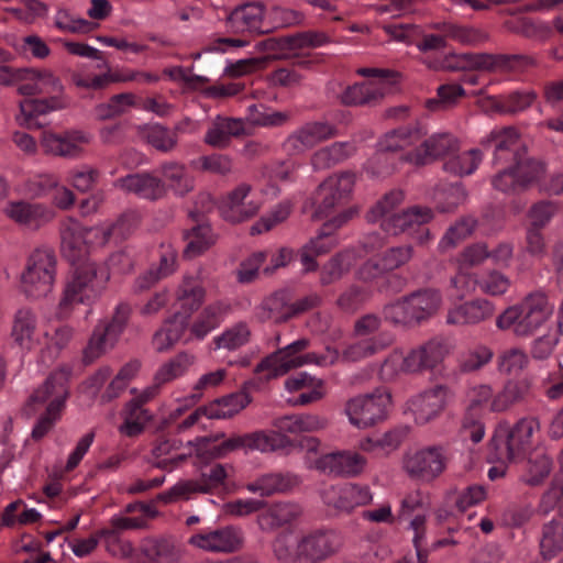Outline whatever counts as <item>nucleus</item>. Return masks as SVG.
Here are the masks:
<instances>
[{"label":"nucleus","instance_id":"17","mask_svg":"<svg viewBox=\"0 0 563 563\" xmlns=\"http://www.w3.org/2000/svg\"><path fill=\"white\" fill-rule=\"evenodd\" d=\"M367 466V457L350 449L323 454L314 462L316 470L341 478H356L365 473Z\"/></svg>","mask_w":563,"mask_h":563},{"label":"nucleus","instance_id":"53","mask_svg":"<svg viewBox=\"0 0 563 563\" xmlns=\"http://www.w3.org/2000/svg\"><path fill=\"white\" fill-rule=\"evenodd\" d=\"M355 152L351 142H334L329 146L320 148L312 155V164L316 168H325L343 162Z\"/></svg>","mask_w":563,"mask_h":563},{"label":"nucleus","instance_id":"12","mask_svg":"<svg viewBox=\"0 0 563 563\" xmlns=\"http://www.w3.org/2000/svg\"><path fill=\"white\" fill-rule=\"evenodd\" d=\"M446 451L442 445H430L409 450L402 457V468L411 477L422 482H432L445 470Z\"/></svg>","mask_w":563,"mask_h":563},{"label":"nucleus","instance_id":"2","mask_svg":"<svg viewBox=\"0 0 563 563\" xmlns=\"http://www.w3.org/2000/svg\"><path fill=\"white\" fill-rule=\"evenodd\" d=\"M60 79L49 69H25L19 92L25 96L57 93L48 99H25L20 102V113L16 121L25 128H35L40 124L36 118L51 111L64 109L67 100L59 93L63 91Z\"/></svg>","mask_w":563,"mask_h":563},{"label":"nucleus","instance_id":"50","mask_svg":"<svg viewBox=\"0 0 563 563\" xmlns=\"http://www.w3.org/2000/svg\"><path fill=\"white\" fill-rule=\"evenodd\" d=\"M496 393L488 384H477L470 387L465 395L466 410L468 415H482L484 412H494L493 402Z\"/></svg>","mask_w":563,"mask_h":563},{"label":"nucleus","instance_id":"39","mask_svg":"<svg viewBox=\"0 0 563 563\" xmlns=\"http://www.w3.org/2000/svg\"><path fill=\"white\" fill-rule=\"evenodd\" d=\"M243 133L244 124L241 120L217 117L205 135V142L216 148H225L233 136Z\"/></svg>","mask_w":563,"mask_h":563},{"label":"nucleus","instance_id":"20","mask_svg":"<svg viewBox=\"0 0 563 563\" xmlns=\"http://www.w3.org/2000/svg\"><path fill=\"white\" fill-rule=\"evenodd\" d=\"M453 398V391L446 385H435L410 398L408 410L419 424L428 423L437 418Z\"/></svg>","mask_w":563,"mask_h":563},{"label":"nucleus","instance_id":"40","mask_svg":"<svg viewBox=\"0 0 563 563\" xmlns=\"http://www.w3.org/2000/svg\"><path fill=\"white\" fill-rule=\"evenodd\" d=\"M477 69L488 71H522L534 65V60L526 55H492L479 54Z\"/></svg>","mask_w":563,"mask_h":563},{"label":"nucleus","instance_id":"26","mask_svg":"<svg viewBox=\"0 0 563 563\" xmlns=\"http://www.w3.org/2000/svg\"><path fill=\"white\" fill-rule=\"evenodd\" d=\"M227 26L234 33L264 34L271 30L264 22L261 3H246L234 9L227 19Z\"/></svg>","mask_w":563,"mask_h":563},{"label":"nucleus","instance_id":"43","mask_svg":"<svg viewBox=\"0 0 563 563\" xmlns=\"http://www.w3.org/2000/svg\"><path fill=\"white\" fill-rule=\"evenodd\" d=\"M297 477L292 475L269 473L258 477L252 483H249L246 485V489L253 494L269 496L275 493H282L290 489L297 484Z\"/></svg>","mask_w":563,"mask_h":563},{"label":"nucleus","instance_id":"31","mask_svg":"<svg viewBox=\"0 0 563 563\" xmlns=\"http://www.w3.org/2000/svg\"><path fill=\"white\" fill-rule=\"evenodd\" d=\"M228 311L229 306L223 301H214L206 306L192 323L188 324L189 336L185 339V343L203 340L223 322Z\"/></svg>","mask_w":563,"mask_h":563},{"label":"nucleus","instance_id":"64","mask_svg":"<svg viewBox=\"0 0 563 563\" xmlns=\"http://www.w3.org/2000/svg\"><path fill=\"white\" fill-rule=\"evenodd\" d=\"M511 282L504 273L489 269L478 278V289L488 296H503L510 288Z\"/></svg>","mask_w":563,"mask_h":563},{"label":"nucleus","instance_id":"34","mask_svg":"<svg viewBox=\"0 0 563 563\" xmlns=\"http://www.w3.org/2000/svg\"><path fill=\"white\" fill-rule=\"evenodd\" d=\"M188 319L176 312L167 318L152 336V345L158 353L170 351L185 335Z\"/></svg>","mask_w":563,"mask_h":563},{"label":"nucleus","instance_id":"16","mask_svg":"<svg viewBox=\"0 0 563 563\" xmlns=\"http://www.w3.org/2000/svg\"><path fill=\"white\" fill-rule=\"evenodd\" d=\"M262 202L253 192L250 184L241 183L228 191L220 200L221 217L231 223H241L255 217Z\"/></svg>","mask_w":563,"mask_h":563},{"label":"nucleus","instance_id":"55","mask_svg":"<svg viewBox=\"0 0 563 563\" xmlns=\"http://www.w3.org/2000/svg\"><path fill=\"white\" fill-rule=\"evenodd\" d=\"M483 161V153L472 148L450 157L444 163V170L459 177L472 175Z\"/></svg>","mask_w":563,"mask_h":563},{"label":"nucleus","instance_id":"4","mask_svg":"<svg viewBox=\"0 0 563 563\" xmlns=\"http://www.w3.org/2000/svg\"><path fill=\"white\" fill-rule=\"evenodd\" d=\"M553 312V302L545 291L539 289L507 307L496 318V327L511 332L516 338L527 339L547 324Z\"/></svg>","mask_w":563,"mask_h":563},{"label":"nucleus","instance_id":"19","mask_svg":"<svg viewBox=\"0 0 563 563\" xmlns=\"http://www.w3.org/2000/svg\"><path fill=\"white\" fill-rule=\"evenodd\" d=\"M92 134L84 130H67L63 133L44 132L41 144L44 151L54 156L77 159L86 154V146Z\"/></svg>","mask_w":563,"mask_h":563},{"label":"nucleus","instance_id":"3","mask_svg":"<svg viewBox=\"0 0 563 563\" xmlns=\"http://www.w3.org/2000/svg\"><path fill=\"white\" fill-rule=\"evenodd\" d=\"M57 307V317H69L76 305H89L101 297L110 280L107 265L87 261L73 265Z\"/></svg>","mask_w":563,"mask_h":563},{"label":"nucleus","instance_id":"48","mask_svg":"<svg viewBox=\"0 0 563 563\" xmlns=\"http://www.w3.org/2000/svg\"><path fill=\"white\" fill-rule=\"evenodd\" d=\"M187 242L184 255L192 258L201 255L216 242V235L211 227L207 223L198 224L185 233Z\"/></svg>","mask_w":563,"mask_h":563},{"label":"nucleus","instance_id":"61","mask_svg":"<svg viewBox=\"0 0 563 563\" xmlns=\"http://www.w3.org/2000/svg\"><path fill=\"white\" fill-rule=\"evenodd\" d=\"M195 494H208V487L202 486L200 478L179 481L168 490L159 494L158 499L164 503H174L187 500Z\"/></svg>","mask_w":563,"mask_h":563},{"label":"nucleus","instance_id":"32","mask_svg":"<svg viewBox=\"0 0 563 563\" xmlns=\"http://www.w3.org/2000/svg\"><path fill=\"white\" fill-rule=\"evenodd\" d=\"M37 317L30 308L19 309L13 319L11 336L16 345L24 351H32L40 344L37 334Z\"/></svg>","mask_w":563,"mask_h":563},{"label":"nucleus","instance_id":"29","mask_svg":"<svg viewBox=\"0 0 563 563\" xmlns=\"http://www.w3.org/2000/svg\"><path fill=\"white\" fill-rule=\"evenodd\" d=\"M206 288L199 275H184L174 290V299L187 319L197 311L206 299Z\"/></svg>","mask_w":563,"mask_h":563},{"label":"nucleus","instance_id":"11","mask_svg":"<svg viewBox=\"0 0 563 563\" xmlns=\"http://www.w3.org/2000/svg\"><path fill=\"white\" fill-rule=\"evenodd\" d=\"M540 431V422L534 417L519 419L511 428L499 427L493 445L496 457L501 462L514 461L532 446L533 434Z\"/></svg>","mask_w":563,"mask_h":563},{"label":"nucleus","instance_id":"5","mask_svg":"<svg viewBox=\"0 0 563 563\" xmlns=\"http://www.w3.org/2000/svg\"><path fill=\"white\" fill-rule=\"evenodd\" d=\"M309 345L310 341L306 338H301L273 352L255 366V375L260 380L268 382L305 365L314 364L318 366H330L340 358L338 350L329 346L325 349V352L321 354L316 352L302 354Z\"/></svg>","mask_w":563,"mask_h":563},{"label":"nucleus","instance_id":"52","mask_svg":"<svg viewBox=\"0 0 563 563\" xmlns=\"http://www.w3.org/2000/svg\"><path fill=\"white\" fill-rule=\"evenodd\" d=\"M142 394L137 400L130 401L124 411V422L119 427V431L126 437H135L140 434L147 421L150 415L147 410L142 407Z\"/></svg>","mask_w":563,"mask_h":563},{"label":"nucleus","instance_id":"60","mask_svg":"<svg viewBox=\"0 0 563 563\" xmlns=\"http://www.w3.org/2000/svg\"><path fill=\"white\" fill-rule=\"evenodd\" d=\"M101 176L99 168L90 164H80L67 173V181L79 192H88L95 188Z\"/></svg>","mask_w":563,"mask_h":563},{"label":"nucleus","instance_id":"7","mask_svg":"<svg viewBox=\"0 0 563 563\" xmlns=\"http://www.w3.org/2000/svg\"><path fill=\"white\" fill-rule=\"evenodd\" d=\"M442 305L443 297L440 290L424 288L386 305L383 313L385 320L393 325L411 328L432 318Z\"/></svg>","mask_w":563,"mask_h":563},{"label":"nucleus","instance_id":"6","mask_svg":"<svg viewBox=\"0 0 563 563\" xmlns=\"http://www.w3.org/2000/svg\"><path fill=\"white\" fill-rule=\"evenodd\" d=\"M449 354L446 343L431 339L408 351L393 350L384 360L379 375L383 380H393L401 374H420L435 368Z\"/></svg>","mask_w":563,"mask_h":563},{"label":"nucleus","instance_id":"44","mask_svg":"<svg viewBox=\"0 0 563 563\" xmlns=\"http://www.w3.org/2000/svg\"><path fill=\"white\" fill-rule=\"evenodd\" d=\"M552 468V459L543 452H536L526 462L521 482L529 486H539L549 477Z\"/></svg>","mask_w":563,"mask_h":563},{"label":"nucleus","instance_id":"57","mask_svg":"<svg viewBox=\"0 0 563 563\" xmlns=\"http://www.w3.org/2000/svg\"><path fill=\"white\" fill-rule=\"evenodd\" d=\"M540 550L542 556L548 560L563 550V522L552 519L542 527Z\"/></svg>","mask_w":563,"mask_h":563},{"label":"nucleus","instance_id":"9","mask_svg":"<svg viewBox=\"0 0 563 563\" xmlns=\"http://www.w3.org/2000/svg\"><path fill=\"white\" fill-rule=\"evenodd\" d=\"M57 260L49 249H37L26 260L20 277L21 291L30 299L49 295L56 282Z\"/></svg>","mask_w":563,"mask_h":563},{"label":"nucleus","instance_id":"37","mask_svg":"<svg viewBox=\"0 0 563 563\" xmlns=\"http://www.w3.org/2000/svg\"><path fill=\"white\" fill-rule=\"evenodd\" d=\"M388 93V86L382 82H363L347 87L340 96L346 106L374 104Z\"/></svg>","mask_w":563,"mask_h":563},{"label":"nucleus","instance_id":"22","mask_svg":"<svg viewBox=\"0 0 563 563\" xmlns=\"http://www.w3.org/2000/svg\"><path fill=\"white\" fill-rule=\"evenodd\" d=\"M459 150V140L449 132H437L430 136H422L420 146L408 152L404 159L412 165L430 164L445 155Z\"/></svg>","mask_w":563,"mask_h":563},{"label":"nucleus","instance_id":"30","mask_svg":"<svg viewBox=\"0 0 563 563\" xmlns=\"http://www.w3.org/2000/svg\"><path fill=\"white\" fill-rule=\"evenodd\" d=\"M427 134V131L419 124L401 126L384 134L378 141L380 151L390 152H402L401 161L404 156L420 146L422 136Z\"/></svg>","mask_w":563,"mask_h":563},{"label":"nucleus","instance_id":"46","mask_svg":"<svg viewBox=\"0 0 563 563\" xmlns=\"http://www.w3.org/2000/svg\"><path fill=\"white\" fill-rule=\"evenodd\" d=\"M159 170L176 195L185 196L194 189V178L185 165L177 162H167L161 165Z\"/></svg>","mask_w":563,"mask_h":563},{"label":"nucleus","instance_id":"21","mask_svg":"<svg viewBox=\"0 0 563 563\" xmlns=\"http://www.w3.org/2000/svg\"><path fill=\"white\" fill-rule=\"evenodd\" d=\"M196 361V355L188 351L178 352L164 361L154 373L153 384L142 390V400H151L158 395L162 386L185 377Z\"/></svg>","mask_w":563,"mask_h":563},{"label":"nucleus","instance_id":"1","mask_svg":"<svg viewBox=\"0 0 563 563\" xmlns=\"http://www.w3.org/2000/svg\"><path fill=\"white\" fill-rule=\"evenodd\" d=\"M136 225L137 217L134 214H124L115 223L93 227H86L75 218H66L59 228L62 255L71 265L87 262L90 252L106 246L115 230L124 238Z\"/></svg>","mask_w":563,"mask_h":563},{"label":"nucleus","instance_id":"51","mask_svg":"<svg viewBox=\"0 0 563 563\" xmlns=\"http://www.w3.org/2000/svg\"><path fill=\"white\" fill-rule=\"evenodd\" d=\"M430 29L440 31L444 33L446 40L463 45H476L484 41V35L478 30L452 22H434L430 24Z\"/></svg>","mask_w":563,"mask_h":563},{"label":"nucleus","instance_id":"27","mask_svg":"<svg viewBox=\"0 0 563 563\" xmlns=\"http://www.w3.org/2000/svg\"><path fill=\"white\" fill-rule=\"evenodd\" d=\"M494 144L495 152L493 163L494 165L499 164H512L516 162L523 153H520L521 143L519 140L518 132L514 128H503L493 130L489 135H487L482 141V145L487 146Z\"/></svg>","mask_w":563,"mask_h":563},{"label":"nucleus","instance_id":"24","mask_svg":"<svg viewBox=\"0 0 563 563\" xmlns=\"http://www.w3.org/2000/svg\"><path fill=\"white\" fill-rule=\"evenodd\" d=\"M2 211L14 223L32 230L40 229L54 218V212L47 206L23 200L8 202Z\"/></svg>","mask_w":563,"mask_h":563},{"label":"nucleus","instance_id":"54","mask_svg":"<svg viewBox=\"0 0 563 563\" xmlns=\"http://www.w3.org/2000/svg\"><path fill=\"white\" fill-rule=\"evenodd\" d=\"M290 444L289 439L276 431H255L246 433V452H273Z\"/></svg>","mask_w":563,"mask_h":563},{"label":"nucleus","instance_id":"10","mask_svg":"<svg viewBox=\"0 0 563 563\" xmlns=\"http://www.w3.org/2000/svg\"><path fill=\"white\" fill-rule=\"evenodd\" d=\"M390 407L391 394L387 389L378 388L349 399L344 412L353 427L365 430L384 421Z\"/></svg>","mask_w":563,"mask_h":563},{"label":"nucleus","instance_id":"25","mask_svg":"<svg viewBox=\"0 0 563 563\" xmlns=\"http://www.w3.org/2000/svg\"><path fill=\"white\" fill-rule=\"evenodd\" d=\"M114 185L128 194L155 201L164 198L167 192L165 183L150 173H135L121 177Z\"/></svg>","mask_w":563,"mask_h":563},{"label":"nucleus","instance_id":"23","mask_svg":"<svg viewBox=\"0 0 563 563\" xmlns=\"http://www.w3.org/2000/svg\"><path fill=\"white\" fill-rule=\"evenodd\" d=\"M335 135V126L328 122H308L286 139L284 147L290 154H301Z\"/></svg>","mask_w":563,"mask_h":563},{"label":"nucleus","instance_id":"8","mask_svg":"<svg viewBox=\"0 0 563 563\" xmlns=\"http://www.w3.org/2000/svg\"><path fill=\"white\" fill-rule=\"evenodd\" d=\"M70 368L62 367L44 382V384L34 390L30 396L31 404L46 405L45 413L38 419L32 430V438L40 440L46 435L55 422L60 418L69 396L68 382Z\"/></svg>","mask_w":563,"mask_h":563},{"label":"nucleus","instance_id":"59","mask_svg":"<svg viewBox=\"0 0 563 563\" xmlns=\"http://www.w3.org/2000/svg\"><path fill=\"white\" fill-rule=\"evenodd\" d=\"M534 173L540 172L541 167L539 165H531ZM536 176L533 175H521L516 176L512 165L509 167H505L501 172H499L492 180V184L495 189L509 194L516 192L518 190L523 189L527 185L531 183V179Z\"/></svg>","mask_w":563,"mask_h":563},{"label":"nucleus","instance_id":"58","mask_svg":"<svg viewBox=\"0 0 563 563\" xmlns=\"http://www.w3.org/2000/svg\"><path fill=\"white\" fill-rule=\"evenodd\" d=\"M251 338V331L246 323L240 322L227 328L212 339L216 350L235 351L245 345Z\"/></svg>","mask_w":563,"mask_h":563},{"label":"nucleus","instance_id":"35","mask_svg":"<svg viewBox=\"0 0 563 563\" xmlns=\"http://www.w3.org/2000/svg\"><path fill=\"white\" fill-rule=\"evenodd\" d=\"M532 391V380L528 377L509 379L504 387L496 393L493 402L494 412H505L512 406L525 401Z\"/></svg>","mask_w":563,"mask_h":563},{"label":"nucleus","instance_id":"42","mask_svg":"<svg viewBox=\"0 0 563 563\" xmlns=\"http://www.w3.org/2000/svg\"><path fill=\"white\" fill-rule=\"evenodd\" d=\"M277 563H302L301 536L295 538L291 531L279 532L271 544Z\"/></svg>","mask_w":563,"mask_h":563},{"label":"nucleus","instance_id":"63","mask_svg":"<svg viewBox=\"0 0 563 563\" xmlns=\"http://www.w3.org/2000/svg\"><path fill=\"white\" fill-rule=\"evenodd\" d=\"M529 363L526 351L521 347H510L498 355L497 365L500 373L506 375L518 374Z\"/></svg>","mask_w":563,"mask_h":563},{"label":"nucleus","instance_id":"41","mask_svg":"<svg viewBox=\"0 0 563 563\" xmlns=\"http://www.w3.org/2000/svg\"><path fill=\"white\" fill-rule=\"evenodd\" d=\"M393 343L389 334L380 333L368 339L349 344L342 352V360L346 362H358L371 357L385 350Z\"/></svg>","mask_w":563,"mask_h":563},{"label":"nucleus","instance_id":"49","mask_svg":"<svg viewBox=\"0 0 563 563\" xmlns=\"http://www.w3.org/2000/svg\"><path fill=\"white\" fill-rule=\"evenodd\" d=\"M140 136L163 153L172 152L178 143L176 133L158 123L140 128Z\"/></svg>","mask_w":563,"mask_h":563},{"label":"nucleus","instance_id":"13","mask_svg":"<svg viewBox=\"0 0 563 563\" xmlns=\"http://www.w3.org/2000/svg\"><path fill=\"white\" fill-rule=\"evenodd\" d=\"M355 180L352 172L335 173L325 178L314 194V217H327L335 207L345 202L353 191Z\"/></svg>","mask_w":563,"mask_h":563},{"label":"nucleus","instance_id":"62","mask_svg":"<svg viewBox=\"0 0 563 563\" xmlns=\"http://www.w3.org/2000/svg\"><path fill=\"white\" fill-rule=\"evenodd\" d=\"M493 351L486 345H476L461 354L459 367L463 373H471L481 369L493 358Z\"/></svg>","mask_w":563,"mask_h":563},{"label":"nucleus","instance_id":"36","mask_svg":"<svg viewBox=\"0 0 563 563\" xmlns=\"http://www.w3.org/2000/svg\"><path fill=\"white\" fill-rule=\"evenodd\" d=\"M361 255V251L356 247L346 249L336 253L321 267L320 284L328 286L340 280Z\"/></svg>","mask_w":563,"mask_h":563},{"label":"nucleus","instance_id":"28","mask_svg":"<svg viewBox=\"0 0 563 563\" xmlns=\"http://www.w3.org/2000/svg\"><path fill=\"white\" fill-rule=\"evenodd\" d=\"M494 302L485 298L466 301L448 311L446 323L453 325H475L490 319L495 313Z\"/></svg>","mask_w":563,"mask_h":563},{"label":"nucleus","instance_id":"38","mask_svg":"<svg viewBox=\"0 0 563 563\" xmlns=\"http://www.w3.org/2000/svg\"><path fill=\"white\" fill-rule=\"evenodd\" d=\"M140 551L150 563H176L181 559V551L172 538L144 539Z\"/></svg>","mask_w":563,"mask_h":563},{"label":"nucleus","instance_id":"14","mask_svg":"<svg viewBox=\"0 0 563 563\" xmlns=\"http://www.w3.org/2000/svg\"><path fill=\"white\" fill-rule=\"evenodd\" d=\"M323 504L335 514H351L355 508L373 501L369 486L358 483H344L324 487L320 493Z\"/></svg>","mask_w":563,"mask_h":563},{"label":"nucleus","instance_id":"56","mask_svg":"<svg viewBox=\"0 0 563 563\" xmlns=\"http://www.w3.org/2000/svg\"><path fill=\"white\" fill-rule=\"evenodd\" d=\"M117 343V340L108 334V332L100 325L97 324L93 332L84 349L82 361L86 364H91L108 351H110Z\"/></svg>","mask_w":563,"mask_h":563},{"label":"nucleus","instance_id":"45","mask_svg":"<svg viewBox=\"0 0 563 563\" xmlns=\"http://www.w3.org/2000/svg\"><path fill=\"white\" fill-rule=\"evenodd\" d=\"M301 507L292 503H279L274 505L267 512L258 518L262 529H274L298 519L301 515Z\"/></svg>","mask_w":563,"mask_h":563},{"label":"nucleus","instance_id":"33","mask_svg":"<svg viewBox=\"0 0 563 563\" xmlns=\"http://www.w3.org/2000/svg\"><path fill=\"white\" fill-rule=\"evenodd\" d=\"M433 218V212L428 207L415 206L401 212L386 217L380 225L385 232L391 235L404 233L415 225L428 223Z\"/></svg>","mask_w":563,"mask_h":563},{"label":"nucleus","instance_id":"15","mask_svg":"<svg viewBox=\"0 0 563 563\" xmlns=\"http://www.w3.org/2000/svg\"><path fill=\"white\" fill-rule=\"evenodd\" d=\"M243 543V532L234 526L203 528L188 539L189 545L208 553H233L242 549Z\"/></svg>","mask_w":563,"mask_h":563},{"label":"nucleus","instance_id":"47","mask_svg":"<svg viewBox=\"0 0 563 563\" xmlns=\"http://www.w3.org/2000/svg\"><path fill=\"white\" fill-rule=\"evenodd\" d=\"M249 404L245 394H231L217 399L206 406V417L208 419H228L239 413Z\"/></svg>","mask_w":563,"mask_h":563},{"label":"nucleus","instance_id":"18","mask_svg":"<svg viewBox=\"0 0 563 563\" xmlns=\"http://www.w3.org/2000/svg\"><path fill=\"white\" fill-rule=\"evenodd\" d=\"M343 547L340 532L318 529L301 536L302 563H323L338 554Z\"/></svg>","mask_w":563,"mask_h":563}]
</instances>
